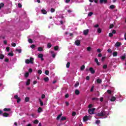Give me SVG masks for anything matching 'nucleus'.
Masks as SVG:
<instances>
[{
	"label": "nucleus",
	"instance_id": "obj_63",
	"mask_svg": "<svg viewBox=\"0 0 126 126\" xmlns=\"http://www.w3.org/2000/svg\"><path fill=\"white\" fill-rule=\"evenodd\" d=\"M76 115V113L75 112H73L72 113V116H74Z\"/></svg>",
	"mask_w": 126,
	"mask_h": 126
},
{
	"label": "nucleus",
	"instance_id": "obj_14",
	"mask_svg": "<svg viewBox=\"0 0 126 126\" xmlns=\"http://www.w3.org/2000/svg\"><path fill=\"white\" fill-rule=\"evenodd\" d=\"M51 54L52 55V57L54 59L56 58V54L54 51H50Z\"/></svg>",
	"mask_w": 126,
	"mask_h": 126
},
{
	"label": "nucleus",
	"instance_id": "obj_13",
	"mask_svg": "<svg viewBox=\"0 0 126 126\" xmlns=\"http://www.w3.org/2000/svg\"><path fill=\"white\" fill-rule=\"evenodd\" d=\"M3 117H7L8 116H9V114L8 113H7L6 112H4L2 114Z\"/></svg>",
	"mask_w": 126,
	"mask_h": 126
},
{
	"label": "nucleus",
	"instance_id": "obj_55",
	"mask_svg": "<svg viewBox=\"0 0 126 126\" xmlns=\"http://www.w3.org/2000/svg\"><path fill=\"white\" fill-rule=\"evenodd\" d=\"M109 28H110V29H112V28H114V24H111L109 27Z\"/></svg>",
	"mask_w": 126,
	"mask_h": 126
},
{
	"label": "nucleus",
	"instance_id": "obj_9",
	"mask_svg": "<svg viewBox=\"0 0 126 126\" xmlns=\"http://www.w3.org/2000/svg\"><path fill=\"white\" fill-rule=\"evenodd\" d=\"M83 120L84 122H87V121H88V117L87 116H85L83 118Z\"/></svg>",
	"mask_w": 126,
	"mask_h": 126
},
{
	"label": "nucleus",
	"instance_id": "obj_10",
	"mask_svg": "<svg viewBox=\"0 0 126 126\" xmlns=\"http://www.w3.org/2000/svg\"><path fill=\"white\" fill-rule=\"evenodd\" d=\"M62 116H63V113H61L60 115H59L58 117L56 118V119L57 120V121H59V120H60V119L62 118Z\"/></svg>",
	"mask_w": 126,
	"mask_h": 126
},
{
	"label": "nucleus",
	"instance_id": "obj_30",
	"mask_svg": "<svg viewBox=\"0 0 126 126\" xmlns=\"http://www.w3.org/2000/svg\"><path fill=\"white\" fill-rule=\"evenodd\" d=\"M93 101H98V100H99V98H98V97H93L92 98Z\"/></svg>",
	"mask_w": 126,
	"mask_h": 126
},
{
	"label": "nucleus",
	"instance_id": "obj_15",
	"mask_svg": "<svg viewBox=\"0 0 126 126\" xmlns=\"http://www.w3.org/2000/svg\"><path fill=\"white\" fill-rule=\"evenodd\" d=\"M11 109L10 108H4L3 111L4 112H10Z\"/></svg>",
	"mask_w": 126,
	"mask_h": 126
},
{
	"label": "nucleus",
	"instance_id": "obj_38",
	"mask_svg": "<svg viewBox=\"0 0 126 126\" xmlns=\"http://www.w3.org/2000/svg\"><path fill=\"white\" fill-rule=\"evenodd\" d=\"M88 16H92V15H93V12H90L88 14Z\"/></svg>",
	"mask_w": 126,
	"mask_h": 126
},
{
	"label": "nucleus",
	"instance_id": "obj_25",
	"mask_svg": "<svg viewBox=\"0 0 126 126\" xmlns=\"http://www.w3.org/2000/svg\"><path fill=\"white\" fill-rule=\"evenodd\" d=\"M70 66V63L69 62H67V64H66V68H69V66Z\"/></svg>",
	"mask_w": 126,
	"mask_h": 126
},
{
	"label": "nucleus",
	"instance_id": "obj_61",
	"mask_svg": "<svg viewBox=\"0 0 126 126\" xmlns=\"http://www.w3.org/2000/svg\"><path fill=\"white\" fill-rule=\"evenodd\" d=\"M35 46L34 44H32L31 46V47L32 48V49H34L35 48Z\"/></svg>",
	"mask_w": 126,
	"mask_h": 126
},
{
	"label": "nucleus",
	"instance_id": "obj_11",
	"mask_svg": "<svg viewBox=\"0 0 126 126\" xmlns=\"http://www.w3.org/2000/svg\"><path fill=\"white\" fill-rule=\"evenodd\" d=\"M121 45H122V43L117 42L115 44V46L116 47H120V46H121Z\"/></svg>",
	"mask_w": 126,
	"mask_h": 126
},
{
	"label": "nucleus",
	"instance_id": "obj_49",
	"mask_svg": "<svg viewBox=\"0 0 126 126\" xmlns=\"http://www.w3.org/2000/svg\"><path fill=\"white\" fill-rule=\"evenodd\" d=\"M4 62H5V63H8V62H9V59H8V58H6V59H5V60H4Z\"/></svg>",
	"mask_w": 126,
	"mask_h": 126
},
{
	"label": "nucleus",
	"instance_id": "obj_40",
	"mask_svg": "<svg viewBox=\"0 0 126 126\" xmlns=\"http://www.w3.org/2000/svg\"><path fill=\"white\" fill-rule=\"evenodd\" d=\"M110 9H114V8H115V5H110Z\"/></svg>",
	"mask_w": 126,
	"mask_h": 126
},
{
	"label": "nucleus",
	"instance_id": "obj_26",
	"mask_svg": "<svg viewBox=\"0 0 126 126\" xmlns=\"http://www.w3.org/2000/svg\"><path fill=\"white\" fill-rule=\"evenodd\" d=\"M30 100V98H29V97H26L25 99V102H29V100Z\"/></svg>",
	"mask_w": 126,
	"mask_h": 126
},
{
	"label": "nucleus",
	"instance_id": "obj_56",
	"mask_svg": "<svg viewBox=\"0 0 126 126\" xmlns=\"http://www.w3.org/2000/svg\"><path fill=\"white\" fill-rule=\"evenodd\" d=\"M107 93H108V94H112V91H111L110 90H108Z\"/></svg>",
	"mask_w": 126,
	"mask_h": 126
},
{
	"label": "nucleus",
	"instance_id": "obj_19",
	"mask_svg": "<svg viewBox=\"0 0 126 126\" xmlns=\"http://www.w3.org/2000/svg\"><path fill=\"white\" fill-rule=\"evenodd\" d=\"M78 86H79V82L78 81H77L74 85V87L76 88L78 87Z\"/></svg>",
	"mask_w": 126,
	"mask_h": 126
},
{
	"label": "nucleus",
	"instance_id": "obj_28",
	"mask_svg": "<svg viewBox=\"0 0 126 126\" xmlns=\"http://www.w3.org/2000/svg\"><path fill=\"white\" fill-rule=\"evenodd\" d=\"M107 52L108 53H109V54H112V53L113 52V51H112V49H111V48H109L107 50Z\"/></svg>",
	"mask_w": 126,
	"mask_h": 126
},
{
	"label": "nucleus",
	"instance_id": "obj_5",
	"mask_svg": "<svg viewBox=\"0 0 126 126\" xmlns=\"http://www.w3.org/2000/svg\"><path fill=\"white\" fill-rule=\"evenodd\" d=\"M89 32V30L88 29L84 30L83 32L84 35H85V36L88 35Z\"/></svg>",
	"mask_w": 126,
	"mask_h": 126
},
{
	"label": "nucleus",
	"instance_id": "obj_8",
	"mask_svg": "<svg viewBox=\"0 0 126 126\" xmlns=\"http://www.w3.org/2000/svg\"><path fill=\"white\" fill-rule=\"evenodd\" d=\"M94 62L96 63L97 65H100V63H99V61H98V59L95 58Z\"/></svg>",
	"mask_w": 126,
	"mask_h": 126
},
{
	"label": "nucleus",
	"instance_id": "obj_17",
	"mask_svg": "<svg viewBox=\"0 0 126 126\" xmlns=\"http://www.w3.org/2000/svg\"><path fill=\"white\" fill-rule=\"evenodd\" d=\"M85 69V65H82L80 67V70H81L82 71L84 70Z\"/></svg>",
	"mask_w": 126,
	"mask_h": 126
},
{
	"label": "nucleus",
	"instance_id": "obj_44",
	"mask_svg": "<svg viewBox=\"0 0 126 126\" xmlns=\"http://www.w3.org/2000/svg\"><path fill=\"white\" fill-rule=\"evenodd\" d=\"M18 7H19V8H21V7H22V5L21 4V3H19L18 4Z\"/></svg>",
	"mask_w": 126,
	"mask_h": 126
},
{
	"label": "nucleus",
	"instance_id": "obj_54",
	"mask_svg": "<svg viewBox=\"0 0 126 126\" xmlns=\"http://www.w3.org/2000/svg\"><path fill=\"white\" fill-rule=\"evenodd\" d=\"M54 50H55V51H58V50H59V46H55V47H54Z\"/></svg>",
	"mask_w": 126,
	"mask_h": 126
},
{
	"label": "nucleus",
	"instance_id": "obj_22",
	"mask_svg": "<svg viewBox=\"0 0 126 126\" xmlns=\"http://www.w3.org/2000/svg\"><path fill=\"white\" fill-rule=\"evenodd\" d=\"M44 80L45 82H48V81L50 80V79H49V77H47L44 78Z\"/></svg>",
	"mask_w": 126,
	"mask_h": 126
},
{
	"label": "nucleus",
	"instance_id": "obj_52",
	"mask_svg": "<svg viewBox=\"0 0 126 126\" xmlns=\"http://www.w3.org/2000/svg\"><path fill=\"white\" fill-rule=\"evenodd\" d=\"M41 98L42 99H45V98H46V95H45L44 94H42Z\"/></svg>",
	"mask_w": 126,
	"mask_h": 126
},
{
	"label": "nucleus",
	"instance_id": "obj_51",
	"mask_svg": "<svg viewBox=\"0 0 126 126\" xmlns=\"http://www.w3.org/2000/svg\"><path fill=\"white\" fill-rule=\"evenodd\" d=\"M93 106V105H92V104H89L88 106L89 109H91V108H92Z\"/></svg>",
	"mask_w": 126,
	"mask_h": 126
},
{
	"label": "nucleus",
	"instance_id": "obj_3",
	"mask_svg": "<svg viewBox=\"0 0 126 126\" xmlns=\"http://www.w3.org/2000/svg\"><path fill=\"white\" fill-rule=\"evenodd\" d=\"M95 110H96V109L95 108H93L92 109H89L88 113H90V115H93V114H94V112L95 111Z\"/></svg>",
	"mask_w": 126,
	"mask_h": 126
},
{
	"label": "nucleus",
	"instance_id": "obj_42",
	"mask_svg": "<svg viewBox=\"0 0 126 126\" xmlns=\"http://www.w3.org/2000/svg\"><path fill=\"white\" fill-rule=\"evenodd\" d=\"M38 58H39V59H41V58H43V55L42 54H40L38 55Z\"/></svg>",
	"mask_w": 126,
	"mask_h": 126
},
{
	"label": "nucleus",
	"instance_id": "obj_57",
	"mask_svg": "<svg viewBox=\"0 0 126 126\" xmlns=\"http://www.w3.org/2000/svg\"><path fill=\"white\" fill-rule=\"evenodd\" d=\"M8 56H10L11 57H13V53H9Z\"/></svg>",
	"mask_w": 126,
	"mask_h": 126
},
{
	"label": "nucleus",
	"instance_id": "obj_45",
	"mask_svg": "<svg viewBox=\"0 0 126 126\" xmlns=\"http://www.w3.org/2000/svg\"><path fill=\"white\" fill-rule=\"evenodd\" d=\"M21 101V99L20 97H19L18 99H17V103H19Z\"/></svg>",
	"mask_w": 126,
	"mask_h": 126
},
{
	"label": "nucleus",
	"instance_id": "obj_4",
	"mask_svg": "<svg viewBox=\"0 0 126 126\" xmlns=\"http://www.w3.org/2000/svg\"><path fill=\"white\" fill-rule=\"evenodd\" d=\"M89 70L92 74H94V73H95V70L93 67H90L89 68Z\"/></svg>",
	"mask_w": 126,
	"mask_h": 126
},
{
	"label": "nucleus",
	"instance_id": "obj_6",
	"mask_svg": "<svg viewBox=\"0 0 126 126\" xmlns=\"http://www.w3.org/2000/svg\"><path fill=\"white\" fill-rule=\"evenodd\" d=\"M75 44L76 46H79L80 45V40H77L75 41Z\"/></svg>",
	"mask_w": 126,
	"mask_h": 126
},
{
	"label": "nucleus",
	"instance_id": "obj_41",
	"mask_svg": "<svg viewBox=\"0 0 126 126\" xmlns=\"http://www.w3.org/2000/svg\"><path fill=\"white\" fill-rule=\"evenodd\" d=\"M109 37H110V38H112V37H113V36H114V34H113V33L110 32L109 33Z\"/></svg>",
	"mask_w": 126,
	"mask_h": 126
},
{
	"label": "nucleus",
	"instance_id": "obj_43",
	"mask_svg": "<svg viewBox=\"0 0 126 126\" xmlns=\"http://www.w3.org/2000/svg\"><path fill=\"white\" fill-rule=\"evenodd\" d=\"M50 11L52 13L55 12V11H56V9H54L53 8H52L50 10Z\"/></svg>",
	"mask_w": 126,
	"mask_h": 126
},
{
	"label": "nucleus",
	"instance_id": "obj_37",
	"mask_svg": "<svg viewBox=\"0 0 126 126\" xmlns=\"http://www.w3.org/2000/svg\"><path fill=\"white\" fill-rule=\"evenodd\" d=\"M45 73L46 75H49V74L50 73V71L49 70H45Z\"/></svg>",
	"mask_w": 126,
	"mask_h": 126
},
{
	"label": "nucleus",
	"instance_id": "obj_36",
	"mask_svg": "<svg viewBox=\"0 0 126 126\" xmlns=\"http://www.w3.org/2000/svg\"><path fill=\"white\" fill-rule=\"evenodd\" d=\"M16 52H18V53L19 54H20V53H21V52H22V50L21 49H16Z\"/></svg>",
	"mask_w": 126,
	"mask_h": 126
},
{
	"label": "nucleus",
	"instance_id": "obj_59",
	"mask_svg": "<svg viewBox=\"0 0 126 126\" xmlns=\"http://www.w3.org/2000/svg\"><path fill=\"white\" fill-rule=\"evenodd\" d=\"M100 102H103V101H104V97H100Z\"/></svg>",
	"mask_w": 126,
	"mask_h": 126
},
{
	"label": "nucleus",
	"instance_id": "obj_2",
	"mask_svg": "<svg viewBox=\"0 0 126 126\" xmlns=\"http://www.w3.org/2000/svg\"><path fill=\"white\" fill-rule=\"evenodd\" d=\"M105 116H107V114L104 110H102L100 113L96 114L97 117H104Z\"/></svg>",
	"mask_w": 126,
	"mask_h": 126
},
{
	"label": "nucleus",
	"instance_id": "obj_31",
	"mask_svg": "<svg viewBox=\"0 0 126 126\" xmlns=\"http://www.w3.org/2000/svg\"><path fill=\"white\" fill-rule=\"evenodd\" d=\"M65 120H66V117H62L61 118V121H65Z\"/></svg>",
	"mask_w": 126,
	"mask_h": 126
},
{
	"label": "nucleus",
	"instance_id": "obj_1",
	"mask_svg": "<svg viewBox=\"0 0 126 126\" xmlns=\"http://www.w3.org/2000/svg\"><path fill=\"white\" fill-rule=\"evenodd\" d=\"M25 63L27 64H29V63H32V64H33V63H34V58L32 57H30V60L29 59L26 60Z\"/></svg>",
	"mask_w": 126,
	"mask_h": 126
},
{
	"label": "nucleus",
	"instance_id": "obj_46",
	"mask_svg": "<svg viewBox=\"0 0 126 126\" xmlns=\"http://www.w3.org/2000/svg\"><path fill=\"white\" fill-rule=\"evenodd\" d=\"M28 41L29 43H31V44H32V43H33V40H32L31 38L29 39Z\"/></svg>",
	"mask_w": 126,
	"mask_h": 126
},
{
	"label": "nucleus",
	"instance_id": "obj_32",
	"mask_svg": "<svg viewBox=\"0 0 126 126\" xmlns=\"http://www.w3.org/2000/svg\"><path fill=\"white\" fill-rule=\"evenodd\" d=\"M38 51L39 52H42V51H43V48L40 47L38 48Z\"/></svg>",
	"mask_w": 126,
	"mask_h": 126
},
{
	"label": "nucleus",
	"instance_id": "obj_47",
	"mask_svg": "<svg viewBox=\"0 0 126 126\" xmlns=\"http://www.w3.org/2000/svg\"><path fill=\"white\" fill-rule=\"evenodd\" d=\"M108 68V65H107V64H104V65H103V68L104 69H106V68Z\"/></svg>",
	"mask_w": 126,
	"mask_h": 126
},
{
	"label": "nucleus",
	"instance_id": "obj_20",
	"mask_svg": "<svg viewBox=\"0 0 126 126\" xmlns=\"http://www.w3.org/2000/svg\"><path fill=\"white\" fill-rule=\"evenodd\" d=\"M41 12L43 14H47V11L45 9H42Z\"/></svg>",
	"mask_w": 126,
	"mask_h": 126
},
{
	"label": "nucleus",
	"instance_id": "obj_16",
	"mask_svg": "<svg viewBox=\"0 0 126 126\" xmlns=\"http://www.w3.org/2000/svg\"><path fill=\"white\" fill-rule=\"evenodd\" d=\"M110 101H111V102H115V101H116V97H112L110 99Z\"/></svg>",
	"mask_w": 126,
	"mask_h": 126
},
{
	"label": "nucleus",
	"instance_id": "obj_62",
	"mask_svg": "<svg viewBox=\"0 0 126 126\" xmlns=\"http://www.w3.org/2000/svg\"><path fill=\"white\" fill-rule=\"evenodd\" d=\"M9 49H10L9 47H7L6 48V50L7 52H9Z\"/></svg>",
	"mask_w": 126,
	"mask_h": 126
},
{
	"label": "nucleus",
	"instance_id": "obj_27",
	"mask_svg": "<svg viewBox=\"0 0 126 126\" xmlns=\"http://www.w3.org/2000/svg\"><path fill=\"white\" fill-rule=\"evenodd\" d=\"M4 58V55L3 54H0V60H3V58Z\"/></svg>",
	"mask_w": 126,
	"mask_h": 126
},
{
	"label": "nucleus",
	"instance_id": "obj_53",
	"mask_svg": "<svg viewBox=\"0 0 126 126\" xmlns=\"http://www.w3.org/2000/svg\"><path fill=\"white\" fill-rule=\"evenodd\" d=\"M37 72L38 74H42V70H38Z\"/></svg>",
	"mask_w": 126,
	"mask_h": 126
},
{
	"label": "nucleus",
	"instance_id": "obj_33",
	"mask_svg": "<svg viewBox=\"0 0 126 126\" xmlns=\"http://www.w3.org/2000/svg\"><path fill=\"white\" fill-rule=\"evenodd\" d=\"M39 102L40 103V105L41 106H43L44 105V102H43V101H42V100H41V99H39Z\"/></svg>",
	"mask_w": 126,
	"mask_h": 126
},
{
	"label": "nucleus",
	"instance_id": "obj_48",
	"mask_svg": "<svg viewBox=\"0 0 126 126\" xmlns=\"http://www.w3.org/2000/svg\"><path fill=\"white\" fill-rule=\"evenodd\" d=\"M87 51H88V52H90V51H91V47H88L87 48Z\"/></svg>",
	"mask_w": 126,
	"mask_h": 126
},
{
	"label": "nucleus",
	"instance_id": "obj_58",
	"mask_svg": "<svg viewBox=\"0 0 126 126\" xmlns=\"http://www.w3.org/2000/svg\"><path fill=\"white\" fill-rule=\"evenodd\" d=\"M0 6L1 7H3V6H4V4L3 3H1L0 4Z\"/></svg>",
	"mask_w": 126,
	"mask_h": 126
},
{
	"label": "nucleus",
	"instance_id": "obj_35",
	"mask_svg": "<svg viewBox=\"0 0 126 126\" xmlns=\"http://www.w3.org/2000/svg\"><path fill=\"white\" fill-rule=\"evenodd\" d=\"M28 76H29V73L28 72H26L25 74V77H26V78H27V77H28Z\"/></svg>",
	"mask_w": 126,
	"mask_h": 126
},
{
	"label": "nucleus",
	"instance_id": "obj_12",
	"mask_svg": "<svg viewBox=\"0 0 126 126\" xmlns=\"http://www.w3.org/2000/svg\"><path fill=\"white\" fill-rule=\"evenodd\" d=\"M75 95H79L80 94V92L78 90H75Z\"/></svg>",
	"mask_w": 126,
	"mask_h": 126
},
{
	"label": "nucleus",
	"instance_id": "obj_50",
	"mask_svg": "<svg viewBox=\"0 0 126 126\" xmlns=\"http://www.w3.org/2000/svg\"><path fill=\"white\" fill-rule=\"evenodd\" d=\"M11 46H12V47H16V44L15 43H11Z\"/></svg>",
	"mask_w": 126,
	"mask_h": 126
},
{
	"label": "nucleus",
	"instance_id": "obj_34",
	"mask_svg": "<svg viewBox=\"0 0 126 126\" xmlns=\"http://www.w3.org/2000/svg\"><path fill=\"white\" fill-rule=\"evenodd\" d=\"M33 124H35V125H37V124H39V121L38 120H35L33 122Z\"/></svg>",
	"mask_w": 126,
	"mask_h": 126
},
{
	"label": "nucleus",
	"instance_id": "obj_39",
	"mask_svg": "<svg viewBox=\"0 0 126 126\" xmlns=\"http://www.w3.org/2000/svg\"><path fill=\"white\" fill-rule=\"evenodd\" d=\"M101 32H102V30H101V29L99 28L97 29V33L100 34V33H101Z\"/></svg>",
	"mask_w": 126,
	"mask_h": 126
},
{
	"label": "nucleus",
	"instance_id": "obj_29",
	"mask_svg": "<svg viewBox=\"0 0 126 126\" xmlns=\"http://www.w3.org/2000/svg\"><path fill=\"white\" fill-rule=\"evenodd\" d=\"M47 48H48V49H50V48H52V44L50 43H48Z\"/></svg>",
	"mask_w": 126,
	"mask_h": 126
},
{
	"label": "nucleus",
	"instance_id": "obj_60",
	"mask_svg": "<svg viewBox=\"0 0 126 126\" xmlns=\"http://www.w3.org/2000/svg\"><path fill=\"white\" fill-rule=\"evenodd\" d=\"M14 98H15V99H16L17 100V99L19 98V97H18V95H15L14 96Z\"/></svg>",
	"mask_w": 126,
	"mask_h": 126
},
{
	"label": "nucleus",
	"instance_id": "obj_7",
	"mask_svg": "<svg viewBox=\"0 0 126 126\" xmlns=\"http://www.w3.org/2000/svg\"><path fill=\"white\" fill-rule=\"evenodd\" d=\"M108 2V0H99V3H107Z\"/></svg>",
	"mask_w": 126,
	"mask_h": 126
},
{
	"label": "nucleus",
	"instance_id": "obj_21",
	"mask_svg": "<svg viewBox=\"0 0 126 126\" xmlns=\"http://www.w3.org/2000/svg\"><path fill=\"white\" fill-rule=\"evenodd\" d=\"M96 82L97 83H99V84H100L101 83H102V80H101L100 79H97L96 80Z\"/></svg>",
	"mask_w": 126,
	"mask_h": 126
},
{
	"label": "nucleus",
	"instance_id": "obj_23",
	"mask_svg": "<svg viewBox=\"0 0 126 126\" xmlns=\"http://www.w3.org/2000/svg\"><path fill=\"white\" fill-rule=\"evenodd\" d=\"M113 57H117L118 56V52H117V51L113 52Z\"/></svg>",
	"mask_w": 126,
	"mask_h": 126
},
{
	"label": "nucleus",
	"instance_id": "obj_64",
	"mask_svg": "<svg viewBox=\"0 0 126 126\" xmlns=\"http://www.w3.org/2000/svg\"><path fill=\"white\" fill-rule=\"evenodd\" d=\"M122 60H125L126 59V56H123L121 57Z\"/></svg>",
	"mask_w": 126,
	"mask_h": 126
},
{
	"label": "nucleus",
	"instance_id": "obj_24",
	"mask_svg": "<svg viewBox=\"0 0 126 126\" xmlns=\"http://www.w3.org/2000/svg\"><path fill=\"white\" fill-rule=\"evenodd\" d=\"M42 110H43V109H42L41 107H39L38 109L37 112L38 113H41Z\"/></svg>",
	"mask_w": 126,
	"mask_h": 126
},
{
	"label": "nucleus",
	"instance_id": "obj_18",
	"mask_svg": "<svg viewBox=\"0 0 126 126\" xmlns=\"http://www.w3.org/2000/svg\"><path fill=\"white\" fill-rule=\"evenodd\" d=\"M30 81H31V80H30V79H29L26 82V85H27L28 86L29 85H30Z\"/></svg>",
	"mask_w": 126,
	"mask_h": 126
}]
</instances>
